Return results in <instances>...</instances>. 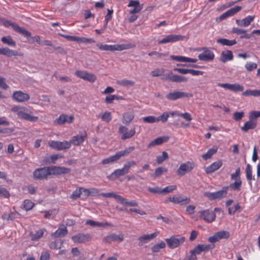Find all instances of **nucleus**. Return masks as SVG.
<instances>
[{"label": "nucleus", "mask_w": 260, "mask_h": 260, "mask_svg": "<svg viewBox=\"0 0 260 260\" xmlns=\"http://www.w3.org/2000/svg\"><path fill=\"white\" fill-rule=\"evenodd\" d=\"M70 172L71 169L70 168L54 166L36 170L34 172V176L36 178L45 179L49 176L66 174Z\"/></svg>", "instance_id": "nucleus-1"}, {"label": "nucleus", "mask_w": 260, "mask_h": 260, "mask_svg": "<svg viewBox=\"0 0 260 260\" xmlns=\"http://www.w3.org/2000/svg\"><path fill=\"white\" fill-rule=\"evenodd\" d=\"M214 247V244H198L190 251V255L186 256L184 260H196L197 258V255L200 254L202 252H207Z\"/></svg>", "instance_id": "nucleus-2"}, {"label": "nucleus", "mask_w": 260, "mask_h": 260, "mask_svg": "<svg viewBox=\"0 0 260 260\" xmlns=\"http://www.w3.org/2000/svg\"><path fill=\"white\" fill-rule=\"evenodd\" d=\"M3 24L6 27L11 26L13 30L26 37L27 39H29L31 38V32L27 31L24 27H20L17 24L8 20L3 19Z\"/></svg>", "instance_id": "nucleus-3"}, {"label": "nucleus", "mask_w": 260, "mask_h": 260, "mask_svg": "<svg viewBox=\"0 0 260 260\" xmlns=\"http://www.w3.org/2000/svg\"><path fill=\"white\" fill-rule=\"evenodd\" d=\"M96 46L101 50L110 51H122L123 50L129 49L132 47L131 44L103 45L98 44Z\"/></svg>", "instance_id": "nucleus-4"}, {"label": "nucleus", "mask_w": 260, "mask_h": 260, "mask_svg": "<svg viewBox=\"0 0 260 260\" xmlns=\"http://www.w3.org/2000/svg\"><path fill=\"white\" fill-rule=\"evenodd\" d=\"M185 240L183 236H172L169 238L166 239V241L168 246L170 249H175L178 247L183 244Z\"/></svg>", "instance_id": "nucleus-5"}, {"label": "nucleus", "mask_w": 260, "mask_h": 260, "mask_svg": "<svg viewBox=\"0 0 260 260\" xmlns=\"http://www.w3.org/2000/svg\"><path fill=\"white\" fill-rule=\"evenodd\" d=\"M195 167L193 161H187L181 164L176 171L177 174L179 176H183L191 172Z\"/></svg>", "instance_id": "nucleus-6"}, {"label": "nucleus", "mask_w": 260, "mask_h": 260, "mask_svg": "<svg viewBox=\"0 0 260 260\" xmlns=\"http://www.w3.org/2000/svg\"><path fill=\"white\" fill-rule=\"evenodd\" d=\"M48 145L51 148L59 151L68 149L71 147V142L66 140L63 141H50L48 142Z\"/></svg>", "instance_id": "nucleus-7"}, {"label": "nucleus", "mask_w": 260, "mask_h": 260, "mask_svg": "<svg viewBox=\"0 0 260 260\" xmlns=\"http://www.w3.org/2000/svg\"><path fill=\"white\" fill-rule=\"evenodd\" d=\"M190 201V199L188 197H183L180 195L174 196L173 197H170L164 201L165 204H168L172 202L174 204H178L181 205H186Z\"/></svg>", "instance_id": "nucleus-8"}, {"label": "nucleus", "mask_w": 260, "mask_h": 260, "mask_svg": "<svg viewBox=\"0 0 260 260\" xmlns=\"http://www.w3.org/2000/svg\"><path fill=\"white\" fill-rule=\"evenodd\" d=\"M193 95L191 93L185 92L174 91L168 93L166 95V98L170 101H176L178 99L184 98H191Z\"/></svg>", "instance_id": "nucleus-9"}, {"label": "nucleus", "mask_w": 260, "mask_h": 260, "mask_svg": "<svg viewBox=\"0 0 260 260\" xmlns=\"http://www.w3.org/2000/svg\"><path fill=\"white\" fill-rule=\"evenodd\" d=\"M118 132L121 135V139L125 140L132 138L136 134V129L135 128H133L128 130L127 127L121 125L119 127Z\"/></svg>", "instance_id": "nucleus-10"}, {"label": "nucleus", "mask_w": 260, "mask_h": 260, "mask_svg": "<svg viewBox=\"0 0 260 260\" xmlns=\"http://www.w3.org/2000/svg\"><path fill=\"white\" fill-rule=\"evenodd\" d=\"M75 74L78 77L91 83L94 82L96 80V77L94 74L85 71L78 70L75 71Z\"/></svg>", "instance_id": "nucleus-11"}, {"label": "nucleus", "mask_w": 260, "mask_h": 260, "mask_svg": "<svg viewBox=\"0 0 260 260\" xmlns=\"http://www.w3.org/2000/svg\"><path fill=\"white\" fill-rule=\"evenodd\" d=\"M199 213L200 214V218L207 223L212 222L216 218L215 213L209 209L201 210L199 212Z\"/></svg>", "instance_id": "nucleus-12"}, {"label": "nucleus", "mask_w": 260, "mask_h": 260, "mask_svg": "<svg viewBox=\"0 0 260 260\" xmlns=\"http://www.w3.org/2000/svg\"><path fill=\"white\" fill-rule=\"evenodd\" d=\"M185 39V36L180 35L171 34L166 36L162 39L159 40V44H166L169 43H174L179 41H182Z\"/></svg>", "instance_id": "nucleus-13"}, {"label": "nucleus", "mask_w": 260, "mask_h": 260, "mask_svg": "<svg viewBox=\"0 0 260 260\" xmlns=\"http://www.w3.org/2000/svg\"><path fill=\"white\" fill-rule=\"evenodd\" d=\"M230 236V233L228 231H222L215 233L212 236L208 238V241L212 244L220 241L222 239H228Z\"/></svg>", "instance_id": "nucleus-14"}, {"label": "nucleus", "mask_w": 260, "mask_h": 260, "mask_svg": "<svg viewBox=\"0 0 260 260\" xmlns=\"http://www.w3.org/2000/svg\"><path fill=\"white\" fill-rule=\"evenodd\" d=\"M74 119L73 115H68L62 114L54 121V123L56 125H63L66 123L71 124L73 122Z\"/></svg>", "instance_id": "nucleus-15"}, {"label": "nucleus", "mask_w": 260, "mask_h": 260, "mask_svg": "<svg viewBox=\"0 0 260 260\" xmlns=\"http://www.w3.org/2000/svg\"><path fill=\"white\" fill-rule=\"evenodd\" d=\"M217 86L235 92L243 91L244 90V87L239 83L230 84L218 83Z\"/></svg>", "instance_id": "nucleus-16"}, {"label": "nucleus", "mask_w": 260, "mask_h": 260, "mask_svg": "<svg viewBox=\"0 0 260 260\" xmlns=\"http://www.w3.org/2000/svg\"><path fill=\"white\" fill-rule=\"evenodd\" d=\"M227 194V188H223L222 190L214 192H206L205 195L209 200H214L221 199L226 197Z\"/></svg>", "instance_id": "nucleus-17"}, {"label": "nucleus", "mask_w": 260, "mask_h": 260, "mask_svg": "<svg viewBox=\"0 0 260 260\" xmlns=\"http://www.w3.org/2000/svg\"><path fill=\"white\" fill-rule=\"evenodd\" d=\"M87 136V133L85 131L80 132L79 135L72 137L69 142H71V145L79 146L83 143Z\"/></svg>", "instance_id": "nucleus-18"}, {"label": "nucleus", "mask_w": 260, "mask_h": 260, "mask_svg": "<svg viewBox=\"0 0 260 260\" xmlns=\"http://www.w3.org/2000/svg\"><path fill=\"white\" fill-rule=\"evenodd\" d=\"M203 50L204 51L198 55V58L200 60L209 61L214 59L215 55L211 50L207 48H203Z\"/></svg>", "instance_id": "nucleus-19"}, {"label": "nucleus", "mask_w": 260, "mask_h": 260, "mask_svg": "<svg viewBox=\"0 0 260 260\" xmlns=\"http://www.w3.org/2000/svg\"><path fill=\"white\" fill-rule=\"evenodd\" d=\"M123 240V236L122 234L116 235L112 234L109 235L103 238V242L106 243H110L112 242H121Z\"/></svg>", "instance_id": "nucleus-20"}, {"label": "nucleus", "mask_w": 260, "mask_h": 260, "mask_svg": "<svg viewBox=\"0 0 260 260\" xmlns=\"http://www.w3.org/2000/svg\"><path fill=\"white\" fill-rule=\"evenodd\" d=\"M165 79L171 81L173 82H186L188 81V79L186 77L177 75H174L172 72L168 74L166 76Z\"/></svg>", "instance_id": "nucleus-21"}, {"label": "nucleus", "mask_w": 260, "mask_h": 260, "mask_svg": "<svg viewBox=\"0 0 260 260\" xmlns=\"http://www.w3.org/2000/svg\"><path fill=\"white\" fill-rule=\"evenodd\" d=\"M12 98L14 101L18 102H24L29 99L27 93L23 92L21 91H16L13 93Z\"/></svg>", "instance_id": "nucleus-22"}, {"label": "nucleus", "mask_w": 260, "mask_h": 260, "mask_svg": "<svg viewBox=\"0 0 260 260\" xmlns=\"http://www.w3.org/2000/svg\"><path fill=\"white\" fill-rule=\"evenodd\" d=\"M72 239L75 243H81L89 241L91 238L87 234H78L73 236Z\"/></svg>", "instance_id": "nucleus-23"}, {"label": "nucleus", "mask_w": 260, "mask_h": 260, "mask_svg": "<svg viewBox=\"0 0 260 260\" xmlns=\"http://www.w3.org/2000/svg\"><path fill=\"white\" fill-rule=\"evenodd\" d=\"M257 126L256 119H250L245 122L243 126L241 127V129L244 133H247L250 129H254Z\"/></svg>", "instance_id": "nucleus-24"}, {"label": "nucleus", "mask_w": 260, "mask_h": 260, "mask_svg": "<svg viewBox=\"0 0 260 260\" xmlns=\"http://www.w3.org/2000/svg\"><path fill=\"white\" fill-rule=\"evenodd\" d=\"M242 9V7L241 6H236L234 8H232L228 11H226L225 12L223 13L222 14H221L220 16V20H223L227 17L232 16L239 12L240 11H241Z\"/></svg>", "instance_id": "nucleus-25"}, {"label": "nucleus", "mask_w": 260, "mask_h": 260, "mask_svg": "<svg viewBox=\"0 0 260 260\" xmlns=\"http://www.w3.org/2000/svg\"><path fill=\"white\" fill-rule=\"evenodd\" d=\"M255 16L248 15L242 20L237 19L236 20V24L243 27H247L254 20Z\"/></svg>", "instance_id": "nucleus-26"}, {"label": "nucleus", "mask_w": 260, "mask_h": 260, "mask_svg": "<svg viewBox=\"0 0 260 260\" xmlns=\"http://www.w3.org/2000/svg\"><path fill=\"white\" fill-rule=\"evenodd\" d=\"M222 166V162L221 160L214 162L205 168V172L208 174H211L218 170Z\"/></svg>", "instance_id": "nucleus-27"}, {"label": "nucleus", "mask_w": 260, "mask_h": 260, "mask_svg": "<svg viewBox=\"0 0 260 260\" xmlns=\"http://www.w3.org/2000/svg\"><path fill=\"white\" fill-rule=\"evenodd\" d=\"M169 139V137L168 136L158 137L151 141L148 145V147L151 148L156 145H160L165 142H167Z\"/></svg>", "instance_id": "nucleus-28"}, {"label": "nucleus", "mask_w": 260, "mask_h": 260, "mask_svg": "<svg viewBox=\"0 0 260 260\" xmlns=\"http://www.w3.org/2000/svg\"><path fill=\"white\" fill-rule=\"evenodd\" d=\"M233 59V53L231 50L223 51L221 52L219 59L222 62L232 60Z\"/></svg>", "instance_id": "nucleus-29"}, {"label": "nucleus", "mask_w": 260, "mask_h": 260, "mask_svg": "<svg viewBox=\"0 0 260 260\" xmlns=\"http://www.w3.org/2000/svg\"><path fill=\"white\" fill-rule=\"evenodd\" d=\"M170 57L173 60L179 62L195 63L197 61V59L196 58H189L182 56L171 55Z\"/></svg>", "instance_id": "nucleus-30"}, {"label": "nucleus", "mask_w": 260, "mask_h": 260, "mask_svg": "<svg viewBox=\"0 0 260 260\" xmlns=\"http://www.w3.org/2000/svg\"><path fill=\"white\" fill-rule=\"evenodd\" d=\"M126 174L122 168L114 170V171L110 175L108 176L107 178L109 180L113 181L117 179L119 177L124 176Z\"/></svg>", "instance_id": "nucleus-31"}, {"label": "nucleus", "mask_w": 260, "mask_h": 260, "mask_svg": "<svg viewBox=\"0 0 260 260\" xmlns=\"http://www.w3.org/2000/svg\"><path fill=\"white\" fill-rule=\"evenodd\" d=\"M232 32L237 35H241L240 36L241 39L245 38L249 39L251 38V36L249 34H246L247 31L245 29H241L238 27H234L232 29Z\"/></svg>", "instance_id": "nucleus-32"}, {"label": "nucleus", "mask_w": 260, "mask_h": 260, "mask_svg": "<svg viewBox=\"0 0 260 260\" xmlns=\"http://www.w3.org/2000/svg\"><path fill=\"white\" fill-rule=\"evenodd\" d=\"M135 149L134 146H131L126 148L124 150L117 151L115 154L118 158V159H120L122 157L128 155L131 153Z\"/></svg>", "instance_id": "nucleus-33"}, {"label": "nucleus", "mask_w": 260, "mask_h": 260, "mask_svg": "<svg viewBox=\"0 0 260 260\" xmlns=\"http://www.w3.org/2000/svg\"><path fill=\"white\" fill-rule=\"evenodd\" d=\"M158 234L159 232H156L150 234L144 235L142 236H140L138 238V240L140 242H147L152 239H154L158 235Z\"/></svg>", "instance_id": "nucleus-34"}, {"label": "nucleus", "mask_w": 260, "mask_h": 260, "mask_svg": "<svg viewBox=\"0 0 260 260\" xmlns=\"http://www.w3.org/2000/svg\"><path fill=\"white\" fill-rule=\"evenodd\" d=\"M0 54L6 55L8 57H11L12 56H16L18 55L17 51L11 50L9 48H0Z\"/></svg>", "instance_id": "nucleus-35"}, {"label": "nucleus", "mask_w": 260, "mask_h": 260, "mask_svg": "<svg viewBox=\"0 0 260 260\" xmlns=\"http://www.w3.org/2000/svg\"><path fill=\"white\" fill-rule=\"evenodd\" d=\"M68 234V230L66 227L64 226L62 228H59L54 233L51 234V236L53 238H59L65 236Z\"/></svg>", "instance_id": "nucleus-36"}, {"label": "nucleus", "mask_w": 260, "mask_h": 260, "mask_svg": "<svg viewBox=\"0 0 260 260\" xmlns=\"http://www.w3.org/2000/svg\"><path fill=\"white\" fill-rule=\"evenodd\" d=\"M218 148L217 146H213L212 148L209 149L207 152L202 155V157L204 160H207L212 157V156L217 152Z\"/></svg>", "instance_id": "nucleus-37"}, {"label": "nucleus", "mask_w": 260, "mask_h": 260, "mask_svg": "<svg viewBox=\"0 0 260 260\" xmlns=\"http://www.w3.org/2000/svg\"><path fill=\"white\" fill-rule=\"evenodd\" d=\"M134 118V115L132 112L123 113L122 122L125 124H129Z\"/></svg>", "instance_id": "nucleus-38"}, {"label": "nucleus", "mask_w": 260, "mask_h": 260, "mask_svg": "<svg viewBox=\"0 0 260 260\" xmlns=\"http://www.w3.org/2000/svg\"><path fill=\"white\" fill-rule=\"evenodd\" d=\"M216 42L221 44L222 46H231L237 43L236 40H229L226 39L220 38L218 39Z\"/></svg>", "instance_id": "nucleus-39"}, {"label": "nucleus", "mask_w": 260, "mask_h": 260, "mask_svg": "<svg viewBox=\"0 0 260 260\" xmlns=\"http://www.w3.org/2000/svg\"><path fill=\"white\" fill-rule=\"evenodd\" d=\"M242 95L243 96H254V97L260 96V89H259V90L247 89L242 93Z\"/></svg>", "instance_id": "nucleus-40"}, {"label": "nucleus", "mask_w": 260, "mask_h": 260, "mask_svg": "<svg viewBox=\"0 0 260 260\" xmlns=\"http://www.w3.org/2000/svg\"><path fill=\"white\" fill-rule=\"evenodd\" d=\"M136 165V162L134 160H131L126 161L122 168L125 174H127L131 168L134 167Z\"/></svg>", "instance_id": "nucleus-41"}, {"label": "nucleus", "mask_w": 260, "mask_h": 260, "mask_svg": "<svg viewBox=\"0 0 260 260\" xmlns=\"http://www.w3.org/2000/svg\"><path fill=\"white\" fill-rule=\"evenodd\" d=\"M63 156L60 154H53L46 158L45 161L49 164H55L56 160L62 158Z\"/></svg>", "instance_id": "nucleus-42"}, {"label": "nucleus", "mask_w": 260, "mask_h": 260, "mask_svg": "<svg viewBox=\"0 0 260 260\" xmlns=\"http://www.w3.org/2000/svg\"><path fill=\"white\" fill-rule=\"evenodd\" d=\"M117 83L123 87H131L135 85L134 81L125 79L117 81Z\"/></svg>", "instance_id": "nucleus-43"}, {"label": "nucleus", "mask_w": 260, "mask_h": 260, "mask_svg": "<svg viewBox=\"0 0 260 260\" xmlns=\"http://www.w3.org/2000/svg\"><path fill=\"white\" fill-rule=\"evenodd\" d=\"M246 177L248 181H251L252 180H254V177L252 176V170L251 166L247 164L245 169Z\"/></svg>", "instance_id": "nucleus-44"}, {"label": "nucleus", "mask_w": 260, "mask_h": 260, "mask_svg": "<svg viewBox=\"0 0 260 260\" xmlns=\"http://www.w3.org/2000/svg\"><path fill=\"white\" fill-rule=\"evenodd\" d=\"M242 181L240 179H237L230 185V187L234 190H240L241 188Z\"/></svg>", "instance_id": "nucleus-45"}, {"label": "nucleus", "mask_w": 260, "mask_h": 260, "mask_svg": "<svg viewBox=\"0 0 260 260\" xmlns=\"http://www.w3.org/2000/svg\"><path fill=\"white\" fill-rule=\"evenodd\" d=\"M1 41L3 43L7 44L9 46H15L16 45L15 42L13 40L12 37L10 36L3 37L1 39Z\"/></svg>", "instance_id": "nucleus-46"}, {"label": "nucleus", "mask_w": 260, "mask_h": 260, "mask_svg": "<svg viewBox=\"0 0 260 260\" xmlns=\"http://www.w3.org/2000/svg\"><path fill=\"white\" fill-rule=\"evenodd\" d=\"M166 247V243L164 241H161L160 243L155 244L151 248L153 252L156 253L160 251V249H164Z\"/></svg>", "instance_id": "nucleus-47"}, {"label": "nucleus", "mask_w": 260, "mask_h": 260, "mask_svg": "<svg viewBox=\"0 0 260 260\" xmlns=\"http://www.w3.org/2000/svg\"><path fill=\"white\" fill-rule=\"evenodd\" d=\"M167 171L168 170L166 168L161 167H158L155 169L154 173L153 175V176L155 178L159 177L162 175L163 173L167 172Z\"/></svg>", "instance_id": "nucleus-48"}, {"label": "nucleus", "mask_w": 260, "mask_h": 260, "mask_svg": "<svg viewBox=\"0 0 260 260\" xmlns=\"http://www.w3.org/2000/svg\"><path fill=\"white\" fill-rule=\"evenodd\" d=\"M112 116L110 112L105 111L101 115L102 120L106 123H109L112 120Z\"/></svg>", "instance_id": "nucleus-49"}, {"label": "nucleus", "mask_w": 260, "mask_h": 260, "mask_svg": "<svg viewBox=\"0 0 260 260\" xmlns=\"http://www.w3.org/2000/svg\"><path fill=\"white\" fill-rule=\"evenodd\" d=\"M81 193H82L81 187H77L73 192L72 194H71L70 198L73 200H75L80 197Z\"/></svg>", "instance_id": "nucleus-50"}, {"label": "nucleus", "mask_w": 260, "mask_h": 260, "mask_svg": "<svg viewBox=\"0 0 260 260\" xmlns=\"http://www.w3.org/2000/svg\"><path fill=\"white\" fill-rule=\"evenodd\" d=\"M117 160H118V158L116 154H115L113 155H112L108 158L103 159L102 161V164L103 165H106L109 163H112L116 161Z\"/></svg>", "instance_id": "nucleus-51"}, {"label": "nucleus", "mask_w": 260, "mask_h": 260, "mask_svg": "<svg viewBox=\"0 0 260 260\" xmlns=\"http://www.w3.org/2000/svg\"><path fill=\"white\" fill-rule=\"evenodd\" d=\"M177 189V186L176 185H172L167 186L164 188H162V194H165L172 192Z\"/></svg>", "instance_id": "nucleus-52"}, {"label": "nucleus", "mask_w": 260, "mask_h": 260, "mask_svg": "<svg viewBox=\"0 0 260 260\" xmlns=\"http://www.w3.org/2000/svg\"><path fill=\"white\" fill-rule=\"evenodd\" d=\"M164 73V69L156 68L151 72V75L153 77H159L162 75Z\"/></svg>", "instance_id": "nucleus-53"}, {"label": "nucleus", "mask_w": 260, "mask_h": 260, "mask_svg": "<svg viewBox=\"0 0 260 260\" xmlns=\"http://www.w3.org/2000/svg\"><path fill=\"white\" fill-rule=\"evenodd\" d=\"M244 115L245 112L244 111H237L233 113V118L236 121H239L244 117Z\"/></svg>", "instance_id": "nucleus-54"}, {"label": "nucleus", "mask_w": 260, "mask_h": 260, "mask_svg": "<svg viewBox=\"0 0 260 260\" xmlns=\"http://www.w3.org/2000/svg\"><path fill=\"white\" fill-rule=\"evenodd\" d=\"M168 154L166 151H163L161 155H159L156 158V162L158 164H162L166 159L168 158Z\"/></svg>", "instance_id": "nucleus-55"}, {"label": "nucleus", "mask_w": 260, "mask_h": 260, "mask_svg": "<svg viewBox=\"0 0 260 260\" xmlns=\"http://www.w3.org/2000/svg\"><path fill=\"white\" fill-rule=\"evenodd\" d=\"M237 211L241 212V207L239 203H237L234 207H230L228 209V213L230 215H234Z\"/></svg>", "instance_id": "nucleus-56"}, {"label": "nucleus", "mask_w": 260, "mask_h": 260, "mask_svg": "<svg viewBox=\"0 0 260 260\" xmlns=\"http://www.w3.org/2000/svg\"><path fill=\"white\" fill-rule=\"evenodd\" d=\"M170 114L168 112H165L162 113L159 117H156L157 122L161 121L162 123H165L167 121Z\"/></svg>", "instance_id": "nucleus-57"}, {"label": "nucleus", "mask_w": 260, "mask_h": 260, "mask_svg": "<svg viewBox=\"0 0 260 260\" xmlns=\"http://www.w3.org/2000/svg\"><path fill=\"white\" fill-rule=\"evenodd\" d=\"M113 13V10L112 9H108V12L107 15H106L105 17V24L104 25L105 28H107V24L109 21H110L112 18V14Z\"/></svg>", "instance_id": "nucleus-58"}, {"label": "nucleus", "mask_w": 260, "mask_h": 260, "mask_svg": "<svg viewBox=\"0 0 260 260\" xmlns=\"http://www.w3.org/2000/svg\"><path fill=\"white\" fill-rule=\"evenodd\" d=\"M95 40L91 38H87L85 37H78V43H95Z\"/></svg>", "instance_id": "nucleus-59"}, {"label": "nucleus", "mask_w": 260, "mask_h": 260, "mask_svg": "<svg viewBox=\"0 0 260 260\" xmlns=\"http://www.w3.org/2000/svg\"><path fill=\"white\" fill-rule=\"evenodd\" d=\"M257 67V64L256 63L252 62H247L245 65V68L249 72L252 71L256 69Z\"/></svg>", "instance_id": "nucleus-60"}, {"label": "nucleus", "mask_w": 260, "mask_h": 260, "mask_svg": "<svg viewBox=\"0 0 260 260\" xmlns=\"http://www.w3.org/2000/svg\"><path fill=\"white\" fill-rule=\"evenodd\" d=\"M23 208L26 211L32 209V202L29 200H25L23 202Z\"/></svg>", "instance_id": "nucleus-61"}, {"label": "nucleus", "mask_w": 260, "mask_h": 260, "mask_svg": "<svg viewBox=\"0 0 260 260\" xmlns=\"http://www.w3.org/2000/svg\"><path fill=\"white\" fill-rule=\"evenodd\" d=\"M45 231V230L44 229H39L38 231H36L35 234H34V241L38 240L42 238Z\"/></svg>", "instance_id": "nucleus-62"}, {"label": "nucleus", "mask_w": 260, "mask_h": 260, "mask_svg": "<svg viewBox=\"0 0 260 260\" xmlns=\"http://www.w3.org/2000/svg\"><path fill=\"white\" fill-rule=\"evenodd\" d=\"M157 119H156V117L154 116H149L143 117V121L148 123H153L157 122Z\"/></svg>", "instance_id": "nucleus-63"}, {"label": "nucleus", "mask_w": 260, "mask_h": 260, "mask_svg": "<svg viewBox=\"0 0 260 260\" xmlns=\"http://www.w3.org/2000/svg\"><path fill=\"white\" fill-rule=\"evenodd\" d=\"M119 98L116 95H109L105 98V102L107 104H112L115 100H119Z\"/></svg>", "instance_id": "nucleus-64"}]
</instances>
